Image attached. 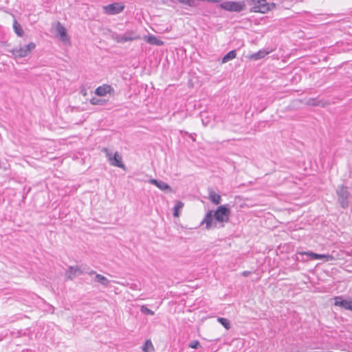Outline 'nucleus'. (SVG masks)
<instances>
[{"label":"nucleus","mask_w":352,"mask_h":352,"mask_svg":"<svg viewBox=\"0 0 352 352\" xmlns=\"http://www.w3.org/2000/svg\"><path fill=\"white\" fill-rule=\"evenodd\" d=\"M230 210L228 205H221L219 206L215 211L209 210L205 215L201 224H206V228L210 230L217 226V223L220 227H224V223L229 221Z\"/></svg>","instance_id":"f257e3e1"},{"label":"nucleus","mask_w":352,"mask_h":352,"mask_svg":"<svg viewBox=\"0 0 352 352\" xmlns=\"http://www.w3.org/2000/svg\"><path fill=\"white\" fill-rule=\"evenodd\" d=\"M337 201L341 208L346 209L349 206V200L351 198V194L349 188L343 184L339 185L336 190Z\"/></svg>","instance_id":"f03ea898"},{"label":"nucleus","mask_w":352,"mask_h":352,"mask_svg":"<svg viewBox=\"0 0 352 352\" xmlns=\"http://www.w3.org/2000/svg\"><path fill=\"white\" fill-rule=\"evenodd\" d=\"M246 3L251 6L250 12L265 14L269 12V6L266 0H246Z\"/></svg>","instance_id":"7ed1b4c3"},{"label":"nucleus","mask_w":352,"mask_h":352,"mask_svg":"<svg viewBox=\"0 0 352 352\" xmlns=\"http://www.w3.org/2000/svg\"><path fill=\"white\" fill-rule=\"evenodd\" d=\"M219 8L228 12H240L246 8V3L242 1H227L219 4Z\"/></svg>","instance_id":"20e7f679"},{"label":"nucleus","mask_w":352,"mask_h":352,"mask_svg":"<svg viewBox=\"0 0 352 352\" xmlns=\"http://www.w3.org/2000/svg\"><path fill=\"white\" fill-rule=\"evenodd\" d=\"M102 152L105 153L109 164L111 166H116L121 168H124L125 166L122 162V156L118 152L112 153L107 148H104Z\"/></svg>","instance_id":"39448f33"},{"label":"nucleus","mask_w":352,"mask_h":352,"mask_svg":"<svg viewBox=\"0 0 352 352\" xmlns=\"http://www.w3.org/2000/svg\"><path fill=\"white\" fill-rule=\"evenodd\" d=\"M36 47V44L33 42H30L28 45L21 47L19 48H14L10 50L12 56L14 58H23L30 54Z\"/></svg>","instance_id":"423d86ee"},{"label":"nucleus","mask_w":352,"mask_h":352,"mask_svg":"<svg viewBox=\"0 0 352 352\" xmlns=\"http://www.w3.org/2000/svg\"><path fill=\"white\" fill-rule=\"evenodd\" d=\"M85 272V267H80L78 265L69 266L65 271V278L67 280H72L76 276L83 274Z\"/></svg>","instance_id":"0eeeda50"},{"label":"nucleus","mask_w":352,"mask_h":352,"mask_svg":"<svg viewBox=\"0 0 352 352\" xmlns=\"http://www.w3.org/2000/svg\"><path fill=\"white\" fill-rule=\"evenodd\" d=\"M298 256H297V260L302 261H305V259L303 258L304 256L307 257L306 260H308V258L311 260L326 258V261H328V258L331 257V256L329 254H320L312 252H298Z\"/></svg>","instance_id":"6e6552de"},{"label":"nucleus","mask_w":352,"mask_h":352,"mask_svg":"<svg viewBox=\"0 0 352 352\" xmlns=\"http://www.w3.org/2000/svg\"><path fill=\"white\" fill-rule=\"evenodd\" d=\"M334 300L335 306L352 311V300L351 298L344 299L342 296H336L334 298Z\"/></svg>","instance_id":"1a4fd4ad"},{"label":"nucleus","mask_w":352,"mask_h":352,"mask_svg":"<svg viewBox=\"0 0 352 352\" xmlns=\"http://www.w3.org/2000/svg\"><path fill=\"white\" fill-rule=\"evenodd\" d=\"M104 8L106 13L109 14H116L121 12L124 10V6L118 3H113L105 6Z\"/></svg>","instance_id":"9d476101"},{"label":"nucleus","mask_w":352,"mask_h":352,"mask_svg":"<svg viewBox=\"0 0 352 352\" xmlns=\"http://www.w3.org/2000/svg\"><path fill=\"white\" fill-rule=\"evenodd\" d=\"M198 13L206 16L215 14L214 8L209 5H203L198 9Z\"/></svg>","instance_id":"9b49d317"},{"label":"nucleus","mask_w":352,"mask_h":352,"mask_svg":"<svg viewBox=\"0 0 352 352\" xmlns=\"http://www.w3.org/2000/svg\"><path fill=\"white\" fill-rule=\"evenodd\" d=\"M111 91H113V89L111 85H103L96 88L95 94L98 96H104L107 94L111 93Z\"/></svg>","instance_id":"f8f14e48"},{"label":"nucleus","mask_w":352,"mask_h":352,"mask_svg":"<svg viewBox=\"0 0 352 352\" xmlns=\"http://www.w3.org/2000/svg\"><path fill=\"white\" fill-rule=\"evenodd\" d=\"M122 35V43L132 41L140 38L133 31H127Z\"/></svg>","instance_id":"ddd939ff"},{"label":"nucleus","mask_w":352,"mask_h":352,"mask_svg":"<svg viewBox=\"0 0 352 352\" xmlns=\"http://www.w3.org/2000/svg\"><path fill=\"white\" fill-rule=\"evenodd\" d=\"M56 30L62 41L66 42L69 41V37L66 29L59 22L58 23Z\"/></svg>","instance_id":"4468645a"},{"label":"nucleus","mask_w":352,"mask_h":352,"mask_svg":"<svg viewBox=\"0 0 352 352\" xmlns=\"http://www.w3.org/2000/svg\"><path fill=\"white\" fill-rule=\"evenodd\" d=\"M269 53H270L269 51H266L265 50H261L258 51L257 52L251 54L249 58L250 60H258L261 58H263Z\"/></svg>","instance_id":"2eb2a0df"},{"label":"nucleus","mask_w":352,"mask_h":352,"mask_svg":"<svg viewBox=\"0 0 352 352\" xmlns=\"http://www.w3.org/2000/svg\"><path fill=\"white\" fill-rule=\"evenodd\" d=\"M208 199L214 204H219L221 201V195L217 194L213 190H209Z\"/></svg>","instance_id":"dca6fc26"},{"label":"nucleus","mask_w":352,"mask_h":352,"mask_svg":"<svg viewBox=\"0 0 352 352\" xmlns=\"http://www.w3.org/2000/svg\"><path fill=\"white\" fill-rule=\"evenodd\" d=\"M94 280L96 282L99 283L102 285L104 287H107L109 283H110L109 280L107 279L105 276L101 274H96Z\"/></svg>","instance_id":"f3484780"},{"label":"nucleus","mask_w":352,"mask_h":352,"mask_svg":"<svg viewBox=\"0 0 352 352\" xmlns=\"http://www.w3.org/2000/svg\"><path fill=\"white\" fill-rule=\"evenodd\" d=\"M13 29L15 32V34L18 36L21 37L23 34V30L22 28V26L17 22L16 20L14 19L13 22Z\"/></svg>","instance_id":"a211bd4d"},{"label":"nucleus","mask_w":352,"mask_h":352,"mask_svg":"<svg viewBox=\"0 0 352 352\" xmlns=\"http://www.w3.org/2000/svg\"><path fill=\"white\" fill-rule=\"evenodd\" d=\"M148 43L151 45H154L157 46H162L164 45V41L158 39L156 36L153 35H151L148 37L147 40Z\"/></svg>","instance_id":"6ab92c4d"},{"label":"nucleus","mask_w":352,"mask_h":352,"mask_svg":"<svg viewBox=\"0 0 352 352\" xmlns=\"http://www.w3.org/2000/svg\"><path fill=\"white\" fill-rule=\"evenodd\" d=\"M236 56V52L235 50H231L228 52L222 58V63H225L234 59Z\"/></svg>","instance_id":"aec40b11"},{"label":"nucleus","mask_w":352,"mask_h":352,"mask_svg":"<svg viewBox=\"0 0 352 352\" xmlns=\"http://www.w3.org/2000/svg\"><path fill=\"white\" fill-rule=\"evenodd\" d=\"M179 3L188 6L189 7H197L198 6V0H177Z\"/></svg>","instance_id":"412c9836"},{"label":"nucleus","mask_w":352,"mask_h":352,"mask_svg":"<svg viewBox=\"0 0 352 352\" xmlns=\"http://www.w3.org/2000/svg\"><path fill=\"white\" fill-rule=\"evenodd\" d=\"M183 207H184V203L181 201H178L174 206L173 216L179 217V212Z\"/></svg>","instance_id":"4be33fe9"},{"label":"nucleus","mask_w":352,"mask_h":352,"mask_svg":"<svg viewBox=\"0 0 352 352\" xmlns=\"http://www.w3.org/2000/svg\"><path fill=\"white\" fill-rule=\"evenodd\" d=\"M90 103L93 105L102 106L106 104V100L94 97L90 100Z\"/></svg>","instance_id":"5701e85b"},{"label":"nucleus","mask_w":352,"mask_h":352,"mask_svg":"<svg viewBox=\"0 0 352 352\" xmlns=\"http://www.w3.org/2000/svg\"><path fill=\"white\" fill-rule=\"evenodd\" d=\"M217 321L226 329H229L230 328V322L228 319L225 318H218Z\"/></svg>","instance_id":"b1692460"},{"label":"nucleus","mask_w":352,"mask_h":352,"mask_svg":"<svg viewBox=\"0 0 352 352\" xmlns=\"http://www.w3.org/2000/svg\"><path fill=\"white\" fill-rule=\"evenodd\" d=\"M157 187L162 190H168L169 191L171 190L170 186L168 184H166L161 180L159 181V182L157 185Z\"/></svg>","instance_id":"393cba45"},{"label":"nucleus","mask_w":352,"mask_h":352,"mask_svg":"<svg viewBox=\"0 0 352 352\" xmlns=\"http://www.w3.org/2000/svg\"><path fill=\"white\" fill-rule=\"evenodd\" d=\"M110 35L113 40H114L115 41H116L118 43H122V35L121 34H118L114 32H111Z\"/></svg>","instance_id":"a878e982"},{"label":"nucleus","mask_w":352,"mask_h":352,"mask_svg":"<svg viewBox=\"0 0 352 352\" xmlns=\"http://www.w3.org/2000/svg\"><path fill=\"white\" fill-rule=\"evenodd\" d=\"M140 311L142 314L149 315V316H153L155 314L154 311L151 309H148L147 307L143 305L140 308Z\"/></svg>","instance_id":"bb28decb"},{"label":"nucleus","mask_w":352,"mask_h":352,"mask_svg":"<svg viewBox=\"0 0 352 352\" xmlns=\"http://www.w3.org/2000/svg\"><path fill=\"white\" fill-rule=\"evenodd\" d=\"M148 348L153 349V344L150 340H148L145 342L144 345L142 346V349L144 352H148Z\"/></svg>","instance_id":"cd10ccee"},{"label":"nucleus","mask_w":352,"mask_h":352,"mask_svg":"<svg viewBox=\"0 0 352 352\" xmlns=\"http://www.w3.org/2000/svg\"><path fill=\"white\" fill-rule=\"evenodd\" d=\"M307 104L309 106L316 107L320 104V101L316 98H309L307 100Z\"/></svg>","instance_id":"c85d7f7f"},{"label":"nucleus","mask_w":352,"mask_h":352,"mask_svg":"<svg viewBox=\"0 0 352 352\" xmlns=\"http://www.w3.org/2000/svg\"><path fill=\"white\" fill-rule=\"evenodd\" d=\"M188 346L190 348H192V349H198L199 347H201V346L200 345V343L198 340H192L191 341L189 344H188Z\"/></svg>","instance_id":"c756f323"},{"label":"nucleus","mask_w":352,"mask_h":352,"mask_svg":"<svg viewBox=\"0 0 352 352\" xmlns=\"http://www.w3.org/2000/svg\"><path fill=\"white\" fill-rule=\"evenodd\" d=\"M204 113L201 114L202 123H203V124H204V126H207V125L209 124V122H210V118H208V117H206V118H204Z\"/></svg>","instance_id":"7c9ffc66"},{"label":"nucleus","mask_w":352,"mask_h":352,"mask_svg":"<svg viewBox=\"0 0 352 352\" xmlns=\"http://www.w3.org/2000/svg\"><path fill=\"white\" fill-rule=\"evenodd\" d=\"M84 274H88L89 275L97 274L94 270H89V268H86V267H85V272H84Z\"/></svg>","instance_id":"2f4dec72"},{"label":"nucleus","mask_w":352,"mask_h":352,"mask_svg":"<svg viewBox=\"0 0 352 352\" xmlns=\"http://www.w3.org/2000/svg\"><path fill=\"white\" fill-rule=\"evenodd\" d=\"M268 6H269V11H271L272 10H274L276 7V3H268Z\"/></svg>","instance_id":"473e14b6"},{"label":"nucleus","mask_w":352,"mask_h":352,"mask_svg":"<svg viewBox=\"0 0 352 352\" xmlns=\"http://www.w3.org/2000/svg\"><path fill=\"white\" fill-rule=\"evenodd\" d=\"M159 181H160V180H157V179H151L149 180V183H150V184H153V185H155V186H157V184H158Z\"/></svg>","instance_id":"72a5a7b5"},{"label":"nucleus","mask_w":352,"mask_h":352,"mask_svg":"<svg viewBox=\"0 0 352 352\" xmlns=\"http://www.w3.org/2000/svg\"><path fill=\"white\" fill-rule=\"evenodd\" d=\"M250 274H251V272H250V271H244V272H242V275L244 277L248 276Z\"/></svg>","instance_id":"f704fd0d"}]
</instances>
